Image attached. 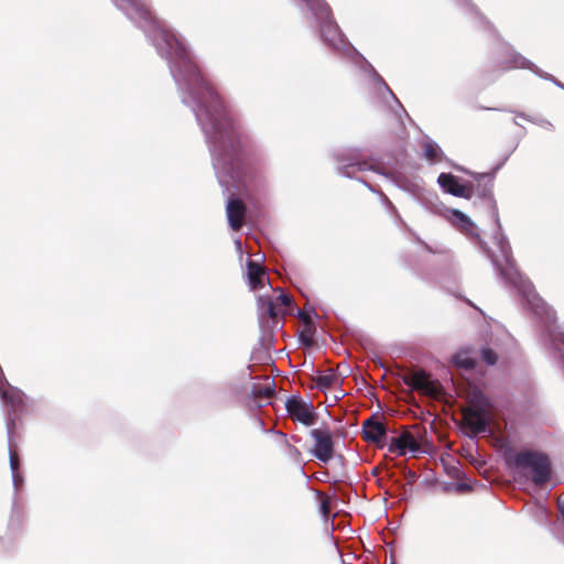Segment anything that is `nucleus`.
Instances as JSON below:
<instances>
[{"label": "nucleus", "instance_id": "19", "mask_svg": "<svg viewBox=\"0 0 564 564\" xmlns=\"http://www.w3.org/2000/svg\"><path fill=\"white\" fill-rule=\"evenodd\" d=\"M549 336L551 338L553 347L561 352L564 359V333L554 328L550 330Z\"/></svg>", "mask_w": 564, "mask_h": 564}, {"label": "nucleus", "instance_id": "12", "mask_svg": "<svg viewBox=\"0 0 564 564\" xmlns=\"http://www.w3.org/2000/svg\"><path fill=\"white\" fill-rule=\"evenodd\" d=\"M443 216L463 234L478 237L476 225L466 214L457 209H447Z\"/></svg>", "mask_w": 564, "mask_h": 564}, {"label": "nucleus", "instance_id": "2", "mask_svg": "<svg viewBox=\"0 0 564 564\" xmlns=\"http://www.w3.org/2000/svg\"><path fill=\"white\" fill-rule=\"evenodd\" d=\"M495 243L497 245L501 258L506 263V268L502 265L501 260L495 256L489 254L492 262L499 267L501 273L505 278L513 284L522 296L527 300L528 305L536 315H545L547 321L553 319V312L550 307L543 302V300L535 293L531 282L525 279L514 267L511 261L510 256V246L501 232H497L494 237Z\"/></svg>", "mask_w": 564, "mask_h": 564}, {"label": "nucleus", "instance_id": "18", "mask_svg": "<svg viewBox=\"0 0 564 564\" xmlns=\"http://www.w3.org/2000/svg\"><path fill=\"white\" fill-rule=\"evenodd\" d=\"M423 151L424 156L432 162H436L441 159L442 153L440 147L431 140L424 141Z\"/></svg>", "mask_w": 564, "mask_h": 564}, {"label": "nucleus", "instance_id": "5", "mask_svg": "<svg viewBox=\"0 0 564 564\" xmlns=\"http://www.w3.org/2000/svg\"><path fill=\"white\" fill-rule=\"evenodd\" d=\"M315 14L322 20V34L325 41L336 50L346 46L338 26L330 20L329 8L323 0H305Z\"/></svg>", "mask_w": 564, "mask_h": 564}, {"label": "nucleus", "instance_id": "7", "mask_svg": "<svg viewBox=\"0 0 564 564\" xmlns=\"http://www.w3.org/2000/svg\"><path fill=\"white\" fill-rule=\"evenodd\" d=\"M285 408L290 416L306 426L313 425L315 422L314 408L311 403L301 398L292 397L285 402Z\"/></svg>", "mask_w": 564, "mask_h": 564}, {"label": "nucleus", "instance_id": "9", "mask_svg": "<svg viewBox=\"0 0 564 564\" xmlns=\"http://www.w3.org/2000/svg\"><path fill=\"white\" fill-rule=\"evenodd\" d=\"M437 183L446 193L457 197L470 198L474 192L470 183H462L458 177L447 173L440 174Z\"/></svg>", "mask_w": 564, "mask_h": 564}, {"label": "nucleus", "instance_id": "3", "mask_svg": "<svg viewBox=\"0 0 564 564\" xmlns=\"http://www.w3.org/2000/svg\"><path fill=\"white\" fill-rule=\"evenodd\" d=\"M506 460L509 466L519 470H529L532 474L534 484H545L551 476L549 458L541 453L523 451L514 454H508Z\"/></svg>", "mask_w": 564, "mask_h": 564}, {"label": "nucleus", "instance_id": "8", "mask_svg": "<svg viewBox=\"0 0 564 564\" xmlns=\"http://www.w3.org/2000/svg\"><path fill=\"white\" fill-rule=\"evenodd\" d=\"M315 441L313 454L323 463L329 462L334 456V443L329 431L316 429L311 432Z\"/></svg>", "mask_w": 564, "mask_h": 564}, {"label": "nucleus", "instance_id": "17", "mask_svg": "<svg viewBox=\"0 0 564 564\" xmlns=\"http://www.w3.org/2000/svg\"><path fill=\"white\" fill-rule=\"evenodd\" d=\"M8 433H9V454H10V467L12 471V478L13 484L15 487H18L19 476H18V468H19V456L17 452L12 448L11 445V425L8 423Z\"/></svg>", "mask_w": 564, "mask_h": 564}, {"label": "nucleus", "instance_id": "4", "mask_svg": "<svg viewBox=\"0 0 564 564\" xmlns=\"http://www.w3.org/2000/svg\"><path fill=\"white\" fill-rule=\"evenodd\" d=\"M491 420V403L485 397L473 400L470 405L463 412L465 427L475 435L488 432Z\"/></svg>", "mask_w": 564, "mask_h": 564}, {"label": "nucleus", "instance_id": "23", "mask_svg": "<svg viewBox=\"0 0 564 564\" xmlns=\"http://www.w3.org/2000/svg\"><path fill=\"white\" fill-rule=\"evenodd\" d=\"M513 67L533 69V65L522 56H517L514 58Z\"/></svg>", "mask_w": 564, "mask_h": 564}, {"label": "nucleus", "instance_id": "22", "mask_svg": "<svg viewBox=\"0 0 564 564\" xmlns=\"http://www.w3.org/2000/svg\"><path fill=\"white\" fill-rule=\"evenodd\" d=\"M481 356L488 365H495L497 361V355L490 349H484Z\"/></svg>", "mask_w": 564, "mask_h": 564}, {"label": "nucleus", "instance_id": "25", "mask_svg": "<svg viewBox=\"0 0 564 564\" xmlns=\"http://www.w3.org/2000/svg\"><path fill=\"white\" fill-rule=\"evenodd\" d=\"M235 243H236V246H237L238 250H240V249H241V242H240V240H236V241H235Z\"/></svg>", "mask_w": 564, "mask_h": 564}, {"label": "nucleus", "instance_id": "1", "mask_svg": "<svg viewBox=\"0 0 564 564\" xmlns=\"http://www.w3.org/2000/svg\"><path fill=\"white\" fill-rule=\"evenodd\" d=\"M131 20L148 21L155 32L153 42L161 55L170 59L171 73L184 96L185 104L194 108L214 158V167L223 182L221 173L232 170L235 132L232 123L218 100L213 87L202 77L183 42L165 24L153 20L140 0H113Z\"/></svg>", "mask_w": 564, "mask_h": 564}, {"label": "nucleus", "instance_id": "21", "mask_svg": "<svg viewBox=\"0 0 564 564\" xmlns=\"http://www.w3.org/2000/svg\"><path fill=\"white\" fill-rule=\"evenodd\" d=\"M253 393L257 398H270L274 393V388L272 384L268 383L262 388H254Z\"/></svg>", "mask_w": 564, "mask_h": 564}, {"label": "nucleus", "instance_id": "24", "mask_svg": "<svg viewBox=\"0 0 564 564\" xmlns=\"http://www.w3.org/2000/svg\"><path fill=\"white\" fill-rule=\"evenodd\" d=\"M321 511H322V513H323L325 517L329 513V511H330V507H329V501H328V499H324V500L322 501V505H321Z\"/></svg>", "mask_w": 564, "mask_h": 564}, {"label": "nucleus", "instance_id": "16", "mask_svg": "<svg viewBox=\"0 0 564 564\" xmlns=\"http://www.w3.org/2000/svg\"><path fill=\"white\" fill-rule=\"evenodd\" d=\"M475 362L476 358L468 349L459 350L453 356V364L462 369H471Z\"/></svg>", "mask_w": 564, "mask_h": 564}, {"label": "nucleus", "instance_id": "13", "mask_svg": "<svg viewBox=\"0 0 564 564\" xmlns=\"http://www.w3.org/2000/svg\"><path fill=\"white\" fill-rule=\"evenodd\" d=\"M246 207L243 203L237 198H231L227 203V218L229 226L234 230H238L243 223Z\"/></svg>", "mask_w": 564, "mask_h": 564}, {"label": "nucleus", "instance_id": "20", "mask_svg": "<svg viewBox=\"0 0 564 564\" xmlns=\"http://www.w3.org/2000/svg\"><path fill=\"white\" fill-rule=\"evenodd\" d=\"M338 382V378L334 373L319 375L316 384L321 389H327Z\"/></svg>", "mask_w": 564, "mask_h": 564}, {"label": "nucleus", "instance_id": "26", "mask_svg": "<svg viewBox=\"0 0 564 564\" xmlns=\"http://www.w3.org/2000/svg\"><path fill=\"white\" fill-rule=\"evenodd\" d=\"M532 70H533V72H535V73H536V75H540V72H538V70L535 69V67H534V66H533V69H532Z\"/></svg>", "mask_w": 564, "mask_h": 564}, {"label": "nucleus", "instance_id": "15", "mask_svg": "<svg viewBox=\"0 0 564 564\" xmlns=\"http://www.w3.org/2000/svg\"><path fill=\"white\" fill-rule=\"evenodd\" d=\"M386 435V426L381 422L368 420L364 424V436L367 441L379 443Z\"/></svg>", "mask_w": 564, "mask_h": 564}, {"label": "nucleus", "instance_id": "11", "mask_svg": "<svg viewBox=\"0 0 564 564\" xmlns=\"http://www.w3.org/2000/svg\"><path fill=\"white\" fill-rule=\"evenodd\" d=\"M291 304V297L285 293H281L275 300L261 296L259 299V308L262 313L268 314L271 318L284 314L286 307Z\"/></svg>", "mask_w": 564, "mask_h": 564}, {"label": "nucleus", "instance_id": "6", "mask_svg": "<svg viewBox=\"0 0 564 564\" xmlns=\"http://www.w3.org/2000/svg\"><path fill=\"white\" fill-rule=\"evenodd\" d=\"M388 449L389 452L400 456L405 455L406 452H411L413 454L420 453V434L405 430L399 436L390 438Z\"/></svg>", "mask_w": 564, "mask_h": 564}, {"label": "nucleus", "instance_id": "14", "mask_svg": "<svg viewBox=\"0 0 564 564\" xmlns=\"http://www.w3.org/2000/svg\"><path fill=\"white\" fill-rule=\"evenodd\" d=\"M247 275H248L250 288L252 290L262 288L264 284V281L267 279V274H265L263 268L254 261L248 262Z\"/></svg>", "mask_w": 564, "mask_h": 564}, {"label": "nucleus", "instance_id": "10", "mask_svg": "<svg viewBox=\"0 0 564 564\" xmlns=\"http://www.w3.org/2000/svg\"><path fill=\"white\" fill-rule=\"evenodd\" d=\"M406 383L410 384L413 389L421 391L422 393L432 398H437L441 393L440 384L432 380L430 376L424 371H416L410 375Z\"/></svg>", "mask_w": 564, "mask_h": 564}]
</instances>
